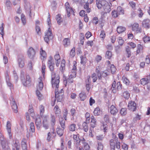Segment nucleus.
I'll return each instance as SVG.
<instances>
[{
    "label": "nucleus",
    "instance_id": "f257e3e1",
    "mask_svg": "<svg viewBox=\"0 0 150 150\" xmlns=\"http://www.w3.org/2000/svg\"><path fill=\"white\" fill-rule=\"evenodd\" d=\"M48 65L51 73V82L52 87H55L58 88L59 83V77L56 76V73L53 71L54 62L53 61V58L51 56H50L48 61Z\"/></svg>",
    "mask_w": 150,
    "mask_h": 150
},
{
    "label": "nucleus",
    "instance_id": "f03ea898",
    "mask_svg": "<svg viewBox=\"0 0 150 150\" xmlns=\"http://www.w3.org/2000/svg\"><path fill=\"white\" fill-rule=\"evenodd\" d=\"M21 79L24 86H28L30 85L31 81L29 76L26 75L25 72L22 70L21 71Z\"/></svg>",
    "mask_w": 150,
    "mask_h": 150
},
{
    "label": "nucleus",
    "instance_id": "7ed1b4c3",
    "mask_svg": "<svg viewBox=\"0 0 150 150\" xmlns=\"http://www.w3.org/2000/svg\"><path fill=\"white\" fill-rule=\"evenodd\" d=\"M42 77H40L38 79L39 83L37 87V90L36 91V94L39 100H41L43 96L40 93L39 90H42L43 88V84L42 80Z\"/></svg>",
    "mask_w": 150,
    "mask_h": 150
},
{
    "label": "nucleus",
    "instance_id": "20e7f679",
    "mask_svg": "<svg viewBox=\"0 0 150 150\" xmlns=\"http://www.w3.org/2000/svg\"><path fill=\"white\" fill-rule=\"evenodd\" d=\"M0 141L2 150H11L7 140L0 132Z\"/></svg>",
    "mask_w": 150,
    "mask_h": 150
},
{
    "label": "nucleus",
    "instance_id": "39448f33",
    "mask_svg": "<svg viewBox=\"0 0 150 150\" xmlns=\"http://www.w3.org/2000/svg\"><path fill=\"white\" fill-rule=\"evenodd\" d=\"M59 86L58 88L55 87H55L56 88L55 89V98L57 99V102H60L61 101L64 97V91L63 89H61L60 92H58L57 91Z\"/></svg>",
    "mask_w": 150,
    "mask_h": 150
},
{
    "label": "nucleus",
    "instance_id": "423d86ee",
    "mask_svg": "<svg viewBox=\"0 0 150 150\" xmlns=\"http://www.w3.org/2000/svg\"><path fill=\"white\" fill-rule=\"evenodd\" d=\"M110 144L111 150H115V146L117 149H119L120 148V143L118 141L117 138L115 140L113 139H110Z\"/></svg>",
    "mask_w": 150,
    "mask_h": 150
},
{
    "label": "nucleus",
    "instance_id": "0eeeda50",
    "mask_svg": "<svg viewBox=\"0 0 150 150\" xmlns=\"http://www.w3.org/2000/svg\"><path fill=\"white\" fill-rule=\"evenodd\" d=\"M76 77L74 73L73 74H70L68 78H66V77H64L63 79L64 83L65 86H66L68 84L69 86V84L71 83H72L73 82V78Z\"/></svg>",
    "mask_w": 150,
    "mask_h": 150
},
{
    "label": "nucleus",
    "instance_id": "6e6552de",
    "mask_svg": "<svg viewBox=\"0 0 150 150\" xmlns=\"http://www.w3.org/2000/svg\"><path fill=\"white\" fill-rule=\"evenodd\" d=\"M52 38V31L50 28L49 27L48 30L45 33V35L44 38V39L46 42L48 43L49 40L51 39Z\"/></svg>",
    "mask_w": 150,
    "mask_h": 150
},
{
    "label": "nucleus",
    "instance_id": "1a4fd4ad",
    "mask_svg": "<svg viewBox=\"0 0 150 150\" xmlns=\"http://www.w3.org/2000/svg\"><path fill=\"white\" fill-rule=\"evenodd\" d=\"M73 138L74 140V142L75 143L76 146L78 147L80 145V143H81V141L83 140L82 139H80L79 138V134L73 135Z\"/></svg>",
    "mask_w": 150,
    "mask_h": 150
},
{
    "label": "nucleus",
    "instance_id": "9d476101",
    "mask_svg": "<svg viewBox=\"0 0 150 150\" xmlns=\"http://www.w3.org/2000/svg\"><path fill=\"white\" fill-rule=\"evenodd\" d=\"M11 104L14 112L17 113L18 112V107L15 99L13 98L10 99Z\"/></svg>",
    "mask_w": 150,
    "mask_h": 150
},
{
    "label": "nucleus",
    "instance_id": "9b49d317",
    "mask_svg": "<svg viewBox=\"0 0 150 150\" xmlns=\"http://www.w3.org/2000/svg\"><path fill=\"white\" fill-rule=\"evenodd\" d=\"M96 2L97 7L98 9H100L102 7H103L107 2L105 0H96Z\"/></svg>",
    "mask_w": 150,
    "mask_h": 150
},
{
    "label": "nucleus",
    "instance_id": "f8f14e48",
    "mask_svg": "<svg viewBox=\"0 0 150 150\" xmlns=\"http://www.w3.org/2000/svg\"><path fill=\"white\" fill-rule=\"evenodd\" d=\"M35 52L34 49L32 47H30L27 51L28 57L30 59H33L35 55Z\"/></svg>",
    "mask_w": 150,
    "mask_h": 150
},
{
    "label": "nucleus",
    "instance_id": "ddd939ff",
    "mask_svg": "<svg viewBox=\"0 0 150 150\" xmlns=\"http://www.w3.org/2000/svg\"><path fill=\"white\" fill-rule=\"evenodd\" d=\"M128 109L129 110L134 111L136 110L137 106L136 103L134 101H130L128 105Z\"/></svg>",
    "mask_w": 150,
    "mask_h": 150
},
{
    "label": "nucleus",
    "instance_id": "4468645a",
    "mask_svg": "<svg viewBox=\"0 0 150 150\" xmlns=\"http://www.w3.org/2000/svg\"><path fill=\"white\" fill-rule=\"evenodd\" d=\"M13 150H20V144L18 140H13L12 144Z\"/></svg>",
    "mask_w": 150,
    "mask_h": 150
},
{
    "label": "nucleus",
    "instance_id": "2eb2a0df",
    "mask_svg": "<svg viewBox=\"0 0 150 150\" xmlns=\"http://www.w3.org/2000/svg\"><path fill=\"white\" fill-rule=\"evenodd\" d=\"M81 143L83 145V149L82 147L79 148V150H90V146L88 144L85 142V140L84 138L83 140H81Z\"/></svg>",
    "mask_w": 150,
    "mask_h": 150
},
{
    "label": "nucleus",
    "instance_id": "dca6fc26",
    "mask_svg": "<svg viewBox=\"0 0 150 150\" xmlns=\"http://www.w3.org/2000/svg\"><path fill=\"white\" fill-rule=\"evenodd\" d=\"M25 9L26 13H28L30 17H32L30 8L31 6L30 4L28 2H25L24 4Z\"/></svg>",
    "mask_w": 150,
    "mask_h": 150
},
{
    "label": "nucleus",
    "instance_id": "f3484780",
    "mask_svg": "<svg viewBox=\"0 0 150 150\" xmlns=\"http://www.w3.org/2000/svg\"><path fill=\"white\" fill-rule=\"evenodd\" d=\"M24 57L23 56H19L18 60V64L19 67L21 68H23L24 66Z\"/></svg>",
    "mask_w": 150,
    "mask_h": 150
},
{
    "label": "nucleus",
    "instance_id": "a211bd4d",
    "mask_svg": "<svg viewBox=\"0 0 150 150\" xmlns=\"http://www.w3.org/2000/svg\"><path fill=\"white\" fill-rule=\"evenodd\" d=\"M6 127V129L9 135V138L10 139H11L12 138L11 130V124L9 121H8L7 122Z\"/></svg>",
    "mask_w": 150,
    "mask_h": 150
},
{
    "label": "nucleus",
    "instance_id": "6ab92c4d",
    "mask_svg": "<svg viewBox=\"0 0 150 150\" xmlns=\"http://www.w3.org/2000/svg\"><path fill=\"white\" fill-rule=\"evenodd\" d=\"M111 114L113 115H115L118 112V110L114 105H112L110 108Z\"/></svg>",
    "mask_w": 150,
    "mask_h": 150
},
{
    "label": "nucleus",
    "instance_id": "aec40b11",
    "mask_svg": "<svg viewBox=\"0 0 150 150\" xmlns=\"http://www.w3.org/2000/svg\"><path fill=\"white\" fill-rule=\"evenodd\" d=\"M150 21L149 19L144 20L142 22L143 26L146 28H150Z\"/></svg>",
    "mask_w": 150,
    "mask_h": 150
},
{
    "label": "nucleus",
    "instance_id": "412c9836",
    "mask_svg": "<svg viewBox=\"0 0 150 150\" xmlns=\"http://www.w3.org/2000/svg\"><path fill=\"white\" fill-rule=\"evenodd\" d=\"M35 122L38 129H39L41 125V120L39 116H38L35 118Z\"/></svg>",
    "mask_w": 150,
    "mask_h": 150
},
{
    "label": "nucleus",
    "instance_id": "4be33fe9",
    "mask_svg": "<svg viewBox=\"0 0 150 150\" xmlns=\"http://www.w3.org/2000/svg\"><path fill=\"white\" fill-rule=\"evenodd\" d=\"M104 10L105 12L106 13L109 12L111 10L110 5L107 2L105 5L103 7Z\"/></svg>",
    "mask_w": 150,
    "mask_h": 150
},
{
    "label": "nucleus",
    "instance_id": "5701e85b",
    "mask_svg": "<svg viewBox=\"0 0 150 150\" xmlns=\"http://www.w3.org/2000/svg\"><path fill=\"white\" fill-rule=\"evenodd\" d=\"M149 80L147 78H143L140 80L141 84L143 86L147 84L149 82Z\"/></svg>",
    "mask_w": 150,
    "mask_h": 150
},
{
    "label": "nucleus",
    "instance_id": "b1692460",
    "mask_svg": "<svg viewBox=\"0 0 150 150\" xmlns=\"http://www.w3.org/2000/svg\"><path fill=\"white\" fill-rule=\"evenodd\" d=\"M40 54L41 56V59H43L47 57V54L45 51L43 50L42 47L40 49Z\"/></svg>",
    "mask_w": 150,
    "mask_h": 150
},
{
    "label": "nucleus",
    "instance_id": "393cba45",
    "mask_svg": "<svg viewBox=\"0 0 150 150\" xmlns=\"http://www.w3.org/2000/svg\"><path fill=\"white\" fill-rule=\"evenodd\" d=\"M89 3L87 2L84 5V8L88 13H89L91 11V8L89 7Z\"/></svg>",
    "mask_w": 150,
    "mask_h": 150
},
{
    "label": "nucleus",
    "instance_id": "a878e982",
    "mask_svg": "<svg viewBox=\"0 0 150 150\" xmlns=\"http://www.w3.org/2000/svg\"><path fill=\"white\" fill-rule=\"evenodd\" d=\"M64 129H62L59 128H57L56 129V131L58 135L61 137L63 135Z\"/></svg>",
    "mask_w": 150,
    "mask_h": 150
},
{
    "label": "nucleus",
    "instance_id": "bb28decb",
    "mask_svg": "<svg viewBox=\"0 0 150 150\" xmlns=\"http://www.w3.org/2000/svg\"><path fill=\"white\" fill-rule=\"evenodd\" d=\"M125 30L126 28L125 27L121 26H119L117 27V30L118 33H120L125 31Z\"/></svg>",
    "mask_w": 150,
    "mask_h": 150
},
{
    "label": "nucleus",
    "instance_id": "cd10ccee",
    "mask_svg": "<svg viewBox=\"0 0 150 150\" xmlns=\"http://www.w3.org/2000/svg\"><path fill=\"white\" fill-rule=\"evenodd\" d=\"M82 127H83V129L84 131L86 132L88 131V127L87 123L86 122H84L82 124Z\"/></svg>",
    "mask_w": 150,
    "mask_h": 150
},
{
    "label": "nucleus",
    "instance_id": "c85d7f7f",
    "mask_svg": "<svg viewBox=\"0 0 150 150\" xmlns=\"http://www.w3.org/2000/svg\"><path fill=\"white\" fill-rule=\"evenodd\" d=\"M96 72L97 73L98 79L100 80L102 78L101 74L100 72V69H99L98 67H96Z\"/></svg>",
    "mask_w": 150,
    "mask_h": 150
},
{
    "label": "nucleus",
    "instance_id": "c756f323",
    "mask_svg": "<svg viewBox=\"0 0 150 150\" xmlns=\"http://www.w3.org/2000/svg\"><path fill=\"white\" fill-rule=\"evenodd\" d=\"M94 115L96 116H98L101 114V111L99 107L96 108L93 111Z\"/></svg>",
    "mask_w": 150,
    "mask_h": 150
},
{
    "label": "nucleus",
    "instance_id": "7c9ffc66",
    "mask_svg": "<svg viewBox=\"0 0 150 150\" xmlns=\"http://www.w3.org/2000/svg\"><path fill=\"white\" fill-rule=\"evenodd\" d=\"M116 82L115 81H113L112 85V87L110 88L112 92L113 93H115L116 92V90L115 89Z\"/></svg>",
    "mask_w": 150,
    "mask_h": 150
},
{
    "label": "nucleus",
    "instance_id": "2f4dec72",
    "mask_svg": "<svg viewBox=\"0 0 150 150\" xmlns=\"http://www.w3.org/2000/svg\"><path fill=\"white\" fill-rule=\"evenodd\" d=\"M56 19L59 25H60L61 23L62 22V20L60 14H58L56 17Z\"/></svg>",
    "mask_w": 150,
    "mask_h": 150
},
{
    "label": "nucleus",
    "instance_id": "473e14b6",
    "mask_svg": "<svg viewBox=\"0 0 150 150\" xmlns=\"http://www.w3.org/2000/svg\"><path fill=\"white\" fill-rule=\"evenodd\" d=\"M63 45L65 47H67L70 44L69 40L68 38H65L63 40Z\"/></svg>",
    "mask_w": 150,
    "mask_h": 150
},
{
    "label": "nucleus",
    "instance_id": "72a5a7b5",
    "mask_svg": "<svg viewBox=\"0 0 150 150\" xmlns=\"http://www.w3.org/2000/svg\"><path fill=\"white\" fill-rule=\"evenodd\" d=\"M79 97L81 101H84L86 98V93L83 92L81 93L79 95Z\"/></svg>",
    "mask_w": 150,
    "mask_h": 150
},
{
    "label": "nucleus",
    "instance_id": "f704fd0d",
    "mask_svg": "<svg viewBox=\"0 0 150 150\" xmlns=\"http://www.w3.org/2000/svg\"><path fill=\"white\" fill-rule=\"evenodd\" d=\"M117 11L119 15H122L124 14V11L123 8L120 6L117 7Z\"/></svg>",
    "mask_w": 150,
    "mask_h": 150
},
{
    "label": "nucleus",
    "instance_id": "c9c22d12",
    "mask_svg": "<svg viewBox=\"0 0 150 150\" xmlns=\"http://www.w3.org/2000/svg\"><path fill=\"white\" fill-rule=\"evenodd\" d=\"M65 120H64L62 118H61L59 120V122L60 125L61 127L63 129H64L65 127Z\"/></svg>",
    "mask_w": 150,
    "mask_h": 150
},
{
    "label": "nucleus",
    "instance_id": "e433bc0d",
    "mask_svg": "<svg viewBox=\"0 0 150 150\" xmlns=\"http://www.w3.org/2000/svg\"><path fill=\"white\" fill-rule=\"evenodd\" d=\"M112 55V52L110 51H107L106 52L105 57L108 59H110Z\"/></svg>",
    "mask_w": 150,
    "mask_h": 150
},
{
    "label": "nucleus",
    "instance_id": "4c0bfd02",
    "mask_svg": "<svg viewBox=\"0 0 150 150\" xmlns=\"http://www.w3.org/2000/svg\"><path fill=\"white\" fill-rule=\"evenodd\" d=\"M65 60H63L61 62L60 69L61 71L62 72L65 69Z\"/></svg>",
    "mask_w": 150,
    "mask_h": 150
},
{
    "label": "nucleus",
    "instance_id": "58836bf2",
    "mask_svg": "<svg viewBox=\"0 0 150 150\" xmlns=\"http://www.w3.org/2000/svg\"><path fill=\"white\" fill-rule=\"evenodd\" d=\"M51 124L52 126H53L55 125L56 122V117L54 115H51Z\"/></svg>",
    "mask_w": 150,
    "mask_h": 150
},
{
    "label": "nucleus",
    "instance_id": "ea45409f",
    "mask_svg": "<svg viewBox=\"0 0 150 150\" xmlns=\"http://www.w3.org/2000/svg\"><path fill=\"white\" fill-rule=\"evenodd\" d=\"M110 118L109 115H105L103 117L104 120L106 123L110 122Z\"/></svg>",
    "mask_w": 150,
    "mask_h": 150
},
{
    "label": "nucleus",
    "instance_id": "a19ab883",
    "mask_svg": "<svg viewBox=\"0 0 150 150\" xmlns=\"http://www.w3.org/2000/svg\"><path fill=\"white\" fill-rule=\"evenodd\" d=\"M76 125L74 124H72L69 125V129L71 131H74L75 130Z\"/></svg>",
    "mask_w": 150,
    "mask_h": 150
},
{
    "label": "nucleus",
    "instance_id": "79ce46f5",
    "mask_svg": "<svg viewBox=\"0 0 150 150\" xmlns=\"http://www.w3.org/2000/svg\"><path fill=\"white\" fill-rule=\"evenodd\" d=\"M81 61V64L84 65L86 63V57L84 56H81L80 57Z\"/></svg>",
    "mask_w": 150,
    "mask_h": 150
},
{
    "label": "nucleus",
    "instance_id": "37998d69",
    "mask_svg": "<svg viewBox=\"0 0 150 150\" xmlns=\"http://www.w3.org/2000/svg\"><path fill=\"white\" fill-rule=\"evenodd\" d=\"M123 82L126 85H129L130 82L129 80L125 77L123 76L122 77Z\"/></svg>",
    "mask_w": 150,
    "mask_h": 150
},
{
    "label": "nucleus",
    "instance_id": "c03bdc74",
    "mask_svg": "<svg viewBox=\"0 0 150 150\" xmlns=\"http://www.w3.org/2000/svg\"><path fill=\"white\" fill-rule=\"evenodd\" d=\"M139 27V24L137 23H134L132 26V29L133 31H136Z\"/></svg>",
    "mask_w": 150,
    "mask_h": 150
},
{
    "label": "nucleus",
    "instance_id": "a18cd8bd",
    "mask_svg": "<svg viewBox=\"0 0 150 150\" xmlns=\"http://www.w3.org/2000/svg\"><path fill=\"white\" fill-rule=\"evenodd\" d=\"M21 20L24 25L26 23V18L24 14H22L21 16Z\"/></svg>",
    "mask_w": 150,
    "mask_h": 150
},
{
    "label": "nucleus",
    "instance_id": "49530a36",
    "mask_svg": "<svg viewBox=\"0 0 150 150\" xmlns=\"http://www.w3.org/2000/svg\"><path fill=\"white\" fill-rule=\"evenodd\" d=\"M96 121H91V127L92 129H93V128L96 127Z\"/></svg>",
    "mask_w": 150,
    "mask_h": 150
},
{
    "label": "nucleus",
    "instance_id": "de8ad7c7",
    "mask_svg": "<svg viewBox=\"0 0 150 150\" xmlns=\"http://www.w3.org/2000/svg\"><path fill=\"white\" fill-rule=\"evenodd\" d=\"M123 96L126 99H128L129 97V92L127 91H124L123 93Z\"/></svg>",
    "mask_w": 150,
    "mask_h": 150
},
{
    "label": "nucleus",
    "instance_id": "09e8293b",
    "mask_svg": "<svg viewBox=\"0 0 150 150\" xmlns=\"http://www.w3.org/2000/svg\"><path fill=\"white\" fill-rule=\"evenodd\" d=\"M39 109L40 115L42 116L45 111L44 107L42 105H41L40 106Z\"/></svg>",
    "mask_w": 150,
    "mask_h": 150
},
{
    "label": "nucleus",
    "instance_id": "8fccbe9b",
    "mask_svg": "<svg viewBox=\"0 0 150 150\" xmlns=\"http://www.w3.org/2000/svg\"><path fill=\"white\" fill-rule=\"evenodd\" d=\"M21 145L23 150H27V145L25 142L22 141Z\"/></svg>",
    "mask_w": 150,
    "mask_h": 150
},
{
    "label": "nucleus",
    "instance_id": "3c124183",
    "mask_svg": "<svg viewBox=\"0 0 150 150\" xmlns=\"http://www.w3.org/2000/svg\"><path fill=\"white\" fill-rule=\"evenodd\" d=\"M70 55L72 57H73L75 55V48L74 47H73L72 49L71 50L70 52Z\"/></svg>",
    "mask_w": 150,
    "mask_h": 150
},
{
    "label": "nucleus",
    "instance_id": "603ef678",
    "mask_svg": "<svg viewBox=\"0 0 150 150\" xmlns=\"http://www.w3.org/2000/svg\"><path fill=\"white\" fill-rule=\"evenodd\" d=\"M103 146L102 143L100 142H98V150H103Z\"/></svg>",
    "mask_w": 150,
    "mask_h": 150
},
{
    "label": "nucleus",
    "instance_id": "864d4df0",
    "mask_svg": "<svg viewBox=\"0 0 150 150\" xmlns=\"http://www.w3.org/2000/svg\"><path fill=\"white\" fill-rule=\"evenodd\" d=\"M4 23H2L1 24V26L0 27V34L2 35V37L3 38V36L4 35Z\"/></svg>",
    "mask_w": 150,
    "mask_h": 150
},
{
    "label": "nucleus",
    "instance_id": "5fc2aeb1",
    "mask_svg": "<svg viewBox=\"0 0 150 150\" xmlns=\"http://www.w3.org/2000/svg\"><path fill=\"white\" fill-rule=\"evenodd\" d=\"M91 77L93 79V82H95L96 81L97 79V77L96 74L95 73H93L91 76Z\"/></svg>",
    "mask_w": 150,
    "mask_h": 150
},
{
    "label": "nucleus",
    "instance_id": "6e6d98bb",
    "mask_svg": "<svg viewBox=\"0 0 150 150\" xmlns=\"http://www.w3.org/2000/svg\"><path fill=\"white\" fill-rule=\"evenodd\" d=\"M46 68L45 65V64H42V74L43 77H44L45 74V69Z\"/></svg>",
    "mask_w": 150,
    "mask_h": 150
},
{
    "label": "nucleus",
    "instance_id": "4d7b16f0",
    "mask_svg": "<svg viewBox=\"0 0 150 150\" xmlns=\"http://www.w3.org/2000/svg\"><path fill=\"white\" fill-rule=\"evenodd\" d=\"M30 127L31 131L32 132H34L35 131V126L33 122H32L30 125Z\"/></svg>",
    "mask_w": 150,
    "mask_h": 150
},
{
    "label": "nucleus",
    "instance_id": "13d9d810",
    "mask_svg": "<svg viewBox=\"0 0 150 150\" xmlns=\"http://www.w3.org/2000/svg\"><path fill=\"white\" fill-rule=\"evenodd\" d=\"M126 110V108H122L120 110V113L122 115H125L127 113Z\"/></svg>",
    "mask_w": 150,
    "mask_h": 150
},
{
    "label": "nucleus",
    "instance_id": "bf43d9fd",
    "mask_svg": "<svg viewBox=\"0 0 150 150\" xmlns=\"http://www.w3.org/2000/svg\"><path fill=\"white\" fill-rule=\"evenodd\" d=\"M118 43L120 45L122 46L124 43V41L121 37H119L118 38Z\"/></svg>",
    "mask_w": 150,
    "mask_h": 150
},
{
    "label": "nucleus",
    "instance_id": "052dcab7",
    "mask_svg": "<svg viewBox=\"0 0 150 150\" xmlns=\"http://www.w3.org/2000/svg\"><path fill=\"white\" fill-rule=\"evenodd\" d=\"M67 13V16L69 17L71 15L70 13L73 11V10L71 8H69L66 9Z\"/></svg>",
    "mask_w": 150,
    "mask_h": 150
},
{
    "label": "nucleus",
    "instance_id": "680f3d73",
    "mask_svg": "<svg viewBox=\"0 0 150 150\" xmlns=\"http://www.w3.org/2000/svg\"><path fill=\"white\" fill-rule=\"evenodd\" d=\"M110 69L111 72L112 74H114L116 71V68L113 64H111L110 66Z\"/></svg>",
    "mask_w": 150,
    "mask_h": 150
},
{
    "label": "nucleus",
    "instance_id": "e2e57ef3",
    "mask_svg": "<svg viewBox=\"0 0 150 150\" xmlns=\"http://www.w3.org/2000/svg\"><path fill=\"white\" fill-rule=\"evenodd\" d=\"M54 59L56 61L60 60V57L58 52H57V54L54 55Z\"/></svg>",
    "mask_w": 150,
    "mask_h": 150
},
{
    "label": "nucleus",
    "instance_id": "0e129e2a",
    "mask_svg": "<svg viewBox=\"0 0 150 150\" xmlns=\"http://www.w3.org/2000/svg\"><path fill=\"white\" fill-rule=\"evenodd\" d=\"M105 31L104 30L101 31L100 35V37L103 40L105 38Z\"/></svg>",
    "mask_w": 150,
    "mask_h": 150
},
{
    "label": "nucleus",
    "instance_id": "69168bd1",
    "mask_svg": "<svg viewBox=\"0 0 150 150\" xmlns=\"http://www.w3.org/2000/svg\"><path fill=\"white\" fill-rule=\"evenodd\" d=\"M142 47L140 44L138 45L137 46V53L139 54L141 50L142 49Z\"/></svg>",
    "mask_w": 150,
    "mask_h": 150
},
{
    "label": "nucleus",
    "instance_id": "338daca9",
    "mask_svg": "<svg viewBox=\"0 0 150 150\" xmlns=\"http://www.w3.org/2000/svg\"><path fill=\"white\" fill-rule=\"evenodd\" d=\"M112 16L113 17H117L118 16V14L117 11H114L112 12Z\"/></svg>",
    "mask_w": 150,
    "mask_h": 150
},
{
    "label": "nucleus",
    "instance_id": "774afa93",
    "mask_svg": "<svg viewBox=\"0 0 150 150\" xmlns=\"http://www.w3.org/2000/svg\"><path fill=\"white\" fill-rule=\"evenodd\" d=\"M96 138L98 140L102 141L104 138L103 135H99L96 137Z\"/></svg>",
    "mask_w": 150,
    "mask_h": 150
}]
</instances>
